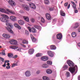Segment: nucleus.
<instances>
[{
    "instance_id": "obj_1",
    "label": "nucleus",
    "mask_w": 80,
    "mask_h": 80,
    "mask_svg": "<svg viewBox=\"0 0 80 80\" xmlns=\"http://www.w3.org/2000/svg\"><path fill=\"white\" fill-rule=\"evenodd\" d=\"M1 16L2 17H3L0 18V20L1 22L4 23H7V22H8V20L7 19H9V17H8L7 15L4 14H2L1 15ZM6 18H7V19Z\"/></svg>"
},
{
    "instance_id": "obj_2",
    "label": "nucleus",
    "mask_w": 80,
    "mask_h": 80,
    "mask_svg": "<svg viewBox=\"0 0 80 80\" xmlns=\"http://www.w3.org/2000/svg\"><path fill=\"white\" fill-rule=\"evenodd\" d=\"M6 10L7 12L5 10V9L2 8H0V12H2V13H5L8 14H9V13H11V14H13V15L15 14V12L12 11L8 9L7 8Z\"/></svg>"
},
{
    "instance_id": "obj_3",
    "label": "nucleus",
    "mask_w": 80,
    "mask_h": 80,
    "mask_svg": "<svg viewBox=\"0 0 80 80\" xmlns=\"http://www.w3.org/2000/svg\"><path fill=\"white\" fill-rule=\"evenodd\" d=\"M6 25H7V27H6V29L10 33H13V31L12 30V28H13V25L11 23H6Z\"/></svg>"
},
{
    "instance_id": "obj_4",
    "label": "nucleus",
    "mask_w": 80,
    "mask_h": 80,
    "mask_svg": "<svg viewBox=\"0 0 80 80\" xmlns=\"http://www.w3.org/2000/svg\"><path fill=\"white\" fill-rule=\"evenodd\" d=\"M75 69H78V67L77 65H75V67L74 68H70L69 69V71L71 72L72 74L73 75H75L76 73L75 72Z\"/></svg>"
},
{
    "instance_id": "obj_5",
    "label": "nucleus",
    "mask_w": 80,
    "mask_h": 80,
    "mask_svg": "<svg viewBox=\"0 0 80 80\" xmlns=\"http://www.w3.org/2000/svg\"><path fill=\"white\" fill-rule=\"evenodd\" d=\"M9 4L12 7H15L16 5V3L13 0H9L8 2Z\"/></svg>"
},
{
    "instance_id": "obj_6",
    "label": "nucleus",
    "mask_w": 80,
    "mask_h": 80,
    "mask_svg": "<svg viewBox=\"0 0 80 80\" xmlns=\"http://www.w3.org/2000/svg\"><path fill=\"white\" fill-rule=\"evenodd\" d=\"M2 36L3 37L5 38H6L7 39H8V38H10V35L8 33H3L2 34Z\"/></svg>"
},
{
    "instance_id": "obj_7",
    "label": "nucleus",
    "mask_w": 80,
    "mask_h": 80,
    "mask_svg": "<svg viewBox=\"0 0 80 80\" xmlns=\"http://www.w3.org/2000/svg\"><path fill=\"white\" fill-rule=\"evenodd\" d=\"M28 28L30 32H31L33 33H36L37 32V30L33 28H30V27H28Z\"/></svg>"
},
{
    "instance_id": "obj_8",
    "label": "nucleus",
    "mask_w": 80,
    "mask_h": 80,
    "mask_svg": "<svg viewBox=\"0 0 80 80\" xmlns=\"http://www.w3.org/2000/svg\"><path fill=\"white\" fill-rule=\"evenodd\" d=\"M67 63L69 67H73L74 66V64L72 61L70 60H68L67 62Z\"/></svg>"
},
{
    "instance_id": "obj_9",
    "label": "nucleus",
    "mask_w": 80,
    "mask_h": 80,
    "mask_svg": "<svg viewBox=\"0 0 80 80\" xmlns=\"http://www.w3.org/2000/svg\"><path fill=\"white\" fill-rule=\"evenodd\" d=\"M25 75L26 77H28L31 76V72L30 71H27L25 72Z\"/></svg>"
},
{
    "instance_id": "obj_10",
    "label": "nucleus",
    "mask_w": 80,
    "mask_h": 80,
    "mask_svg": "<svg viewBox=\"0 0 80 80\" xmlns=\"http://www.w3.org/2000/svg\"><path fill=\"white\" fill-rule=\"evenodd\" d=\"M29 7L32 9H35L36 8V6L34 4L32 3H29Z\"/></svg>"
},
{
    "instance_id": "obj_11",
    "label": "nucleus",
    "mask_w": 80,
    "mask_h": 80,
    "mask_svg": "<svg viewBox=\"0 0 80 80\" xmlns=\"http://www.w3.org/2000/svg\"><path fill=\"white\" fill-rule=\"evenodd\" d=\"M47 53L48 55L51 57H53V53L51 51H48Z\"/></svg>"
},
{
    "instance_id": "obj_12",
    "label": "nucleus",
    "mask_w": 80,
    "mask_h": 80,
    "mask_svg": "<svg viewBox=\"0 0 80 80\" xmlns=\"http://www.w3.org/2000/svg\"><path fill=\"white\" fill-rule=\"evenodd\" d=\"M9 18L11 20L13 21V22H15V21H16V20H17V18L15 16H10Z\"/></svg>"
},
{
    "instance_id": "obj_13",
    "label": "nucleus",
    "mask_w": 80,
    "mask_h": 80,
    "mask_svg": "<svg viewBox=\"0 0 80 80\" xmlns=\"http://www.w3.org/2000/svg\"><path fill=\"white\" fill-rule=\"evenodd\" d=\"M41 59L42 61H47L48 60V58L47 56H44L41 57Z\"/></svg>"
},
{
    "instance_id": "obj_14",
    "label": "nucleus",
    "mask_w": 80,
    "mask_h": 80,
    "mask_svg": "<svg viewBox=\"0 0 80 80\" xmlns=\"http://www.w3.org/2000/svg\"><path fill=\"white\" fill-rule=\"evenodd\" d=\"M10 43L12 45H16L17 43V41L15 40H12L10 42Z\"/></svg>"
},
{
    "instance_id": "obj_15",
    "label": "nucleus",
    "mask_w": 80,
    "mask_h": 80,
    "mask_svg": "<svg viewBox=\"0 0 80 80\" xmlns=\"http://www.w3.org/2000/svg\"><path fill=\"white\" fill-rule=\"evenodd\" d=\"M23 8L26 10V11H29L30 10V8L28 6L26 5L23 7Z\"/></svg>"
},
{
    "instance_id": "obj_16",
    "label": "nucleus",
    "mask_w": 80,
    "mask_h": 80,
    "mask_svg": "<svg viewBox=\"0 0 80 80\" xmlns=\"http://www.w3.org/2000/svg\"><path fill=\"white\" fill-rule=\"evenodd\" d=\"M57 37L58 39L61 40L62 38V35L61 33H59L57 35Z\"/></svg>"
},
{
    "instance_id": "obj_17",
    "label": "nucleus",
    "mask_w": 80,
    "mask_h": 80,
    "mask_svg": "<svg viewBox=\"0 0 80 80\" xmlns=\"http://www.w3.org/2000/svg\"><path fill=\"white\" fill-rule=\"evenodd\" d=\"M18 23L20 25H23L25 24V22L23 21L22 20H20L18 21Z\"/></svg>"
},
{
    "instance_id": "obj_18",
    "label": "nucleus",
    "mask_w": 80,
    "mask_h": 80,
    "mask_svg": "<svg viewBox=\"0 0 80 80\" xmlns=\"http://www.w3.org/2000/svg\"><path fill=\"white\" fill-rule=\"evenodd\" d=\"M46 18L48 19V20H50L51 19V17H50V15L49 13H47L46 14Z\"/></svg>"
},
{
    "instance_id": "obj_19",
    "label": "nucleus",
    "mask_w": 80,
    "mask_h": 80,
    "mask_svg": "<svg viewBox=\"0 0 80 80\" xmlns=\"http://www.w3.org/2000/svg\"><path fill=\"white\" fill-rule=\"evenodd\" d=\"M14 26L15 27H16L17 28H18V29H19V30H20V29L22 28V27H21L19 26V25H18V24H17V23L14 24Z\"/></svg>"
},
{
    "instance_id": "obj_20",
    "label": "nucleus",
    "mask_w": 80,
    "mask_h": 80,
    "mask_svg": "<svg viewBox=\"0 0 80 80\" xmlns=\"http://www.w3.org/2000/svg\"><path fill=\"white\" fill-rule=\"evenodd\" d=\"M80 25L79 23L78 22H76L75 24V26L73 27V28H77L78 27V26H79Z\"/></svg>"
},
{
    "instance_id": "obj_21",
    "label": "nucleus",
    "mask_w": 80,
    "mask_h": 80,
    "mask_svg": "<svg viewBox=\"0 0 80 80\" xmlns=\"http://www.w3.org/2000/svg\"><path fill=\"white\" fill-rule=\"evenodd\" d=\"M42 68H48V65H47V64L44 63L42 64Z\"/></svg>"
},
{
    "instance_id": "obj_22",
    "label": "nucleus",
    "mask_w": 80,
    "mask_h": 80,
    "mask_svg": "<svg viewBox=\"0 0 80 80\" xmlns=\"http://www.w3.org/2000/svg\"><path fill=\"white\" fill-rule=\"evenodd\" d=\"M32 41V42H36V39L33 36V35L32 34L30 35Z\"/></svg>"
},
{
    "instance_id": "obj_23",
    "label": "nucleus",
    "mask_w": 80,
    "mask_h": 80,
    "mask_svg": "<svg viewBox=\"0 0 80 80\" xmlns=\"http://www.w3.org/2000/svg\"><path fill=\"white\" fill-rule=\"evenodd\" d=\"M46 72L48 74H51L52 73V70L50 69H48L46 70Z\"/></svg>"
},
{
    "instance_id": "obj_24",
    "label": "nucleus",
    "mask_w": 80,
    "mask_h": 80,
    "mask_svg": "<svg viewBox=\"0 0 80 80\" xmlns=\"http://www.w3.org/2000/svg\"><path fill=\"white\" fill-rule=\"evenodd\" d=\"M50 48L51 50H55L56 49V48H57L55 47V46L52 45L50 46Z\"/></svg>"
},
{
    "instance_id": "obj_25",
    "label": "nucleus",
    "mask_w": 80,
    "mask_h": 80,
    "mask_svg": "<svg viewBox=\"0 0 80 80\" xmlns=\"http://www.w3.org/2000/svg\"><path fill=\"white\" fill-rule=\"evenodd\" d=\"M33 52H34V49H31L29 50V54H33Z\"/></svg>"
},
{
    "instance_id": "obj_26",
    "label": "nucleus",
    "mask_w": 80,
    "mask_h": 80,
    "mask_svg": "<svg viewBox=\"0 0 80 80\" xmlns=\"http://www.w3.org/2000/svg\"><path fill=\"white\" fill-rule=\"evenodd\" d=\"M71 2L73 5V6H72V8L74 9H77V8H76V5L75 4V3H74V2L71 1Z\"/></svg>"
},
{
    "instance_id": "obj_27",
    "label": "nucleus",
    "mask_w": 80,
    "mask_h": 80,
    "mask_svg": "<svg viewBox=\"0 0 80 80\" xmlns=\"http://www.w3.org/2000/svg\"><path fill=\"white\" fill-rule=\"evenodd\" d=\"M35 27L36 28H37V29H38V30H39V31H40L41 30V29H42V27H40V26H35Z\"/></svg>"
},
{
    "instance_id": "obj_28",
    "label": "nucleus",
    "mask_w": 80,
    "mask_h": 80,
    "mask_svg": "<svg viewBox=\"0 0 80 80\" xmlns=\"http://www.w3.org/2000/svg\"><path fill=\"white\" fill-rule=\"evenodd\" d=\"M23 18L24 20H25L26 22H29V18H28V17H23Z\"/></svg>"
},
{
    "instance_id": "obj_29",
    "label": "nucleus",
    "mask_w": 80,
    "mask_h": 80,
    "mask_svg": "<svg viewBox=\"0 0 80 80\" xmlns=\"http://www.w3.org/2000/svg\"><path fill=\"white\" fill-rule=\"evenodd\" d=\"M6 68H7V69H10V63H7V64H6Z\"/></svg>"
},
{
    "instance_id": "obj_30",
    "label": "nucleus",
    "mask_w": 80,
    "mask_h": 80,
    "mask_svg": "<svg viewBox=\"0 0 80 80\" xmlns=\"http://www.w3.org/2000/svg\"><path fill=\"white\" fill-rule=\"evenodd\" d=\"M72 37H73L74 38L76 37V36H77V34H76V33L75 32H73L72 33Z\"/></svg>"
},
{
    "instance_id": "obj_31",
    "label": "nucleus",
    "mask_w": 80,
    "mask_h": 80,
    "mask_svg": "<svg viewBox=\"0 0 80 80\" xmlns=\"http://www.w3.org/2000/svg\"><path fill=\"white\" fill-rule=\"evenodd\" d=\"M42 79L43 80H50V79L47 76H44L42 77Z\"/></svg>"
},
{
    "instance_id": "obj_32",
    "label": "nucleus",
    "mask_w": 80,
    "mask_h": 80,
    "mask_svg": "<svg viewBox=\"0 0 80 80\" xmlns=\"http://www.w3.org/2000/svg\"><path fill=\"white\" fill-rule=\"evenodd\" d=\"M44 2L45 4H46V5H49L50 4V2L48 0H45Z\"/></svg>"
},
{
    "instance_id": "obj_33",
    "label": "nucleus",
    "mask_w": 80,
    "mask_h": 80,
    "mask_svg": "<svg viewBox=\"0 0 80 80\" xmlns=\"http://www.w3.org/2000/svg\"><path fill=\"white\" fill-rule=\"evenodd\" d=\"M48 65H52V62L50 61H48L47 62Z\"/></svg>"
},
{
    "instance_id": "obj_34",
    "label": "nucleus",
    "mask_w": 80,
    "mask_h": 80,
    "mask_svg": "<svg viewBox=\"0 0 80 80\" xmlns=\"http://www.w3.org/2000/svg\"><path fill=\"white\" fill-rule=\"evenodd\" d=\"M60 14L63 17H64L65 16V13L63 12H62V11H60Z\"/></svg>"
},
{
    "instance_id": "obj_35",
    "label": "nucleus",
    "mask_w": 80,
    "mask_h": 80,
    "mask_svg": "<svg viewBox=\"0 0 80 80\" xmlns=\"http://www.w3.org/2000/svg\"><path fill=\"white\" fill-rule=\"evenodd\" d=\"M42 53H39L37 54L36 55V57H40L41 56H42Z\"/></svg>"
},
{
    "instance_id": "obj_36",
    "label": "nucleus",
    "mask_w": 80,
    "mask_h": 80,
    "mask_svg": "<svg viewBox=\"0 0 80 80\" xmlns=\"http://www.w3.org/2000/svg\"><path fill=\"white\" fill-rule=\"evenodd\" d=\"M8 57H13V54L11 53H8Z\"/></svg>"
},
{
    "instance_id": "obj_37",
    "label": "nucleus",
    "mask_w": 80,
    "mask_h": 80,
    "mask_svg": "<svg viewBox=\"0 0 80 80\" xmlns=\"http://www.w3.org/2000/svg\"><path fill=\"white\" fill-rule=\"evenodd\" d=\"M30 21L31 22H32V23H34V22H35V19L33 18H31Z\"/></svg>"
},
{
    "instance_id": "obj_38",
    "label": "nucleus",
    "mask_w": 80,
    "mask_h": 80,
    "mask_svg": "<svg viewBox=\"0 0 80 80\" xmlns=\"http://www.w3.org/2000/svg\"><path fill=\"white\" fill-rule=\"evenodd\" d=\"M70 73L69 72H67L66 73V76L67 77H70Z\"/></svg>"
},
{
    "instance_id": "obj_39",
    "label": "nucleus",
    "mask_w": 80,
    "mask_h": 80,
    "mask_svg": "<svg viewBox=\"0 0 80 80\" xmlns=\"http://www.w3.org/2000/svg\"><path fill=\"white\" fill-rule=\"evenodd\" d=\"M10 48H12V49H17V48L15 46H10Z\"/></svg>"
},
{
    "instance_id": "obj_40",
    "label": "nucleus",
    "mask_w": 80,
    "mask_h": 80,
    "mask_svg": "<svg viewBox=\"0 0 80 80\" xmlns=\"http://www.w3.org/2000/svg\"><path fill=\"white\" fill-rule=\"evenodd\" d=\"M16 50L18 52H22V49L21 48H18V47H16Z\"/></svg>"
},
{
    "instance_id": "obj_41",
    "label": "nucleus",
    "mask_w": 80,
    "mask_h": 80,
    "mask_svg": "<svg viewBox=\"0 0 80 80\" xmlns=\"http://www.w3.org/2000/svg\"><path fill=\"white\" fill-rule=\"evenodd\" d=\"M18 65V64L17 63H13L12 64V67L13 68V67H15V66H17Z\"/></svg>"
},
{
    "instance_id": "obj_42",
    "label": "nucleus",
    "mask_w": 80,
    "mask_h": 80,
    "mask_svg": "<svg viewBox=\"0 0 80 80\" xmlns=\"http://www.w3.org/2000/svg\"><path fill=\"white\" fill-rule=\"evenodd\" d=\"M23 43L25 44L26 43L27 44H28V42L27 41H25V40H24L22 42Z\"/></svg>"
},
{
    "instance_id": "obj_43",
    "label": "nucleus",
    "mask_w": 80,
    "mask_h": 80,
    "mask_svg": "<svg viewBox=\"0 0 80 80\" xmlns=\"http://www.w3.org/2000/svg\"><path fill=\"white\" fill-rule=\"evenodd\" d=\"M2 55H5V50H3L2 51Z\"/></svg>"
},
{
    "instance_id": "obj_44",
    "label": "nucleus",
    "mask_w": 80,
    "mask_h": 80,
    "mask_svg": "<svg viewBox=\"0 0 80 80\" xmlns=\"http://www.w3.org/2000/svg\"><path fill=\"white\" fill-rule=\"evenodd\" d=\"M0 59H1V61L3 63V62H4V61H5V60H4L3 58L0 57Z\"/></svg>"
},
{
    "instance_id": "obj_45",
    "label": "nucleus",
    "mask_w": 80,
    "mask_h": 80,
    "mask_svg": "<svg viewBox=\"0 0 80 80\" xmlns=\"http://www.w3.org/2000/svg\"><path fill=\"white\" fill-rule=\"evenodd\" d=\"M17 57H18V55H16L12 57V58H17Z\"/></svg>"
},
{
    "instance_id": "obj_46",
    "label": "nucleus",
    "mask_w": 80,
    "mask_h": 80,
    "mask_svg": "<svg viewBox=\"0 0 80 80\" xmlns=\"http://www.w3.org/2000/svg\"><path fill=\"white\" fill-rule=\"evenodd\" d=\"M41 22L43 23H44V22H45V20H44V19L42 18H41Z\"/></svg>"
},
{
    "instance_id": "obj_47",
    "label": "nucleus",
    "mask_w": 80,
    "mask_h": 80,
    "mask_svg": "<svg viewBox=\"0 0 80 80\" xmlns=\"http://www.w3.org/2000/svg\"><path fill=\"white\" fill-rule=\"evenodd\" d=\"M10 62L9 60H5L4 62V63H5L6 65L7 64V63H8V62Z\"/></svg>"
},
{
    "instance_id": "obj_48",
    "label": "nucleus",
    "mask_w": 80,
    "mask_h": 80,
    "mask_svg": "<svg viewBox=\"0 0 80 80\" xmlns=\"http://www.w3.org/2000/svg\"><path fill=\"white\" fill-rule=\"evenodd\" d=\"M63 68H68V66L65 65L63 67Z\"/></svg>"
},
{
    "instance_id": "obj_49",
    "label": "nucleus",
    "mask_w": 80,
    "mask_h": 80,
    "mask_svg": "<svg viewBox=\"0 0 80 80\" xmlns=\"http://www.w3.org/2000/svg\"><path fill=\"white\" fill-rule=\"evenodd\" d=\"M19 12L20 13H24L23 11V10H21L19 11Z\"/></svg>"
},
{
    "instance_id": "obj_50",
    "label": "nucleus",
    "mask_w": 80,
    "mask_h": 80,
    "mask_svg": "<svg viewBox=\"0 0 80 80\" xmlns=\"http://www.w3.org/2000/svg\"><path fill=\"white\" fill-rule=\"evenodd\" d=\"M28 31L27 30H26L25 34L26 35H28Z\"/></svg>"
},
{
    "instance_id": "obj_51",
    "label": "nucleus",
    "mask_w": 80,
    "mask_h": 80,
    "mask_svg": "<svg viewBox=\"0 0 80 80\" xmlns=\"http://www.w3.org/2000/svg\"><path fill=\"white\" fill-rule=\"evenodd\" d=\"M2 66L3 67H6V64L4 63V64L2 65Z\"/></svg>"
},
{
    "instance_id": "obj_52",
    "label": "nucleus",
    "mask_w": 80,
    "mask_h": 80,
    "mask_svg": "<svg viewBox=\"0 0 80 80\" xmlns=\"http://www.w3.org/2000/svg\"><path fill=\"white\" fill-rule=\"evenodd\" d=\"M65 6H67L68 5V2H66L64 4Z\"/></svg>"
},
{
    "instance_id": "obj_53",
    "label": "nucleus",
    "mask_w": 80,
    "mask_h": 80,
    "mask_svg": "<svg viewBox=\"0 0 80 80\" xmlns=\"http://www.w3.org/2000/svg\"><path fill=\"white\" fill-rule=\"evenodd\" d=\"M40 72L39 71H37L36 72V73H37V74H39V73H40Z\"/></svg>"
},
{
    "instance_id": "obj_54",
    "label": "nucleus",
    "mask_w": 80,
    "mask_h": 80,
    "mask_svg": "<svg viewBox=\"0 0 80 80\" xmlns=\"http://www.w3.org/2000/svg\"><path fill=\"white\" fill-rule=\"evenodd\" d=\"M74 12L75 13H78V10H75Z\"/></svg>"
},
{
    "instance_id": "obj_55",
    "label": "nucleus",
    "mask_w": 80,
    "mask_h": 80,
    "mask_svg": "<svg viewBox=\"0 0 80 80\" xmlns=\"http://www.w3.org/2000/svg\"><path fill=\"white\" fill-rule=\"evenodd\" d=\"M70 5L69 4L68 7V9L69 8H70Z\"/></svg>"
},
{
    "instance_id": "obj_56",
    "label": "nucleus",
    "mask_w": 80,
    "mask_h": 80,
    "mask_svg": "<svg viewBox=\"0 0 80 80\" xmlns=\"http://www.w3.org/2000/svg\"><path fill=\"white\" fill-rule=\"evenodd\" d=\"M78 80H80V75L78 76Z\"/></svg>"
},
{
    "instance_id": "obj_57",
    "label": "nucleus",
    "mask_w": 80,
    "mask_h": 80,
    "mask_svg": "<svg viewBox=\"0 0 80 80\" xmlns=\"http://www.w3.org/2000/svg\"><path fill=\"white\" fill-rule=\"evenodd\" d=\"M22 46L23 47H25V45L23 44L22 45Z\"/></svg>"
},
{
    "instance_id": "obj_58",
    "label": "nucleus",
    "mask_w": 80,
    "mask_h": 80,
    "mask_svg": "<svg viewBox=\"0 0 80 80\" xmlns=\"http://www.w3.org/2000/svg\"><path fill=\"white\" fill-rule=\"evenodd\" d=\"M78 31L79 32H80V29H78Z\"/></svg>"
},
{
    "instance_id": "obj_59",
    "label": "nucleus",
    "mask_w": 80,
    "mask_h": 80,
    "mask_svg": "<svg viewBox=\"0 0 80 80\" xmlns=\"http://www.w3.org/2000/svg\"><path fill=\"white\" fill-rule=\"evenodd\" d=\"M28 2H30V1H31V0H26Z\"/></svg>"
},
{
    "instance_id": "obj_60",
    "label": "nucleus",
    "mask_w": 80,
    "mask_h": 80,
    "mask_svg": "<svg viewBox=\"0 0 80 80\" xmlns=\"http://www.w3.org/2000/svg\"><path fill=\"white\" fill-rule=\"evenodd\" d=\"M2 62H1V64H2Z\"/></svg>"
},
{
    "instance_id": "obj_61",
    "label": "nucleus",
    "mask_w": 80,
    "mask_h": 80,
    "mask_svg": "<svg viewBox=\"0 0 80 80\" xmlns=\"http://www.w3.org/2000/svg\"><path fill=\"white\" fill-rule=\"evenodd\" d=\"M0 48H2V46H0Z\"/></svg>"
},
{
    "instance_id": "obj_62",
    "label": "nucleus",
    "mask_w": 80,
    "mask_h": 80,
    "mask_svg": "<svg viewBox=\"0 0 80 80\" xmlns=\"http://www.w3.org/2000/svg\"><path fill=\"white\" fill-rule=\"evenodd\" d=\"M0 65H1V64H0Z\"/></svg>"
},
{
    "instance_id": "obj_63",
    "label": "nucleus",
    "mask_w": 80,
    "mask_h": 80,
    "mask_svg": "<svg viewBox=\"0 0 80 80\" xmlns=\"http://www.w3.org/2000/svg\"><path fill=\"white\" fill-rule=\"evenodd\" d=\"M62 2H63V1H62V2H61V3H62Z\"/></svg>"
},
{
    "instance_id": "obj_64",
    "label": "nucleus",
    "mask_w": 80,
    "mask_h": 80,
    "mask_svg": "<svg viewBox=\"0 0 80 80\" xmlns=\"http://www.w3.org/2000/svg\"><path fill=\"white\" fill-rule=\"evenodd\" d=\"M79 6L80 7V4H79Z\"/></svg>"
}]
</instances>
